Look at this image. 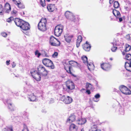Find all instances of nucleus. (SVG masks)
Wrapping results in <instances>:
<instances>
[{
  "instance_id": "f257e3e1",
  "label": "nucleus",
  "mask_w": 131,
  "mask_h": 131,
  "mask_svg": "<svg viewBox=\"0 0 131 131\" xmlns=\"http://www.w3.org/2000/svg\"><path fill=\"white\" fill-rule=\"evenodd\" d=\"M38 72L36 71L31 72L33 77L37 81L40 80L41 78V75L42 76H47L48 71L45 67L42 65L40 64L37 67Z\"/></svg>"
},
{
  "instance_id": "f03ea898",
  "label": "nucleus",
  "mask_w": 131,
  "mask_h": 131,
  "mask_svg": "<svg viewBox=\"0 0 131 131\" xmlns=\"http://www.w3.org/2000/svg\"><path fill=\"white\" fill-rule=\"evenodd\" d=\"M63 64L64 66V69L66 72L73 76L75 77L73 73L74 71L72 70V67H75L78 66V63L74 61L71 60L69 62V64L65 62Z\"/></svg>"
},
{
  "instance_id": "7ed1b4c3",
  "label": "nucleus",
  "mask_w": 131,
  "mask_h": 131,
  "mask_svg": "<svg viewBox=\"0 0 131 131\" xmlns=\"http://www.w3.org/2000/svg\"><path fill=\"white\" fill-rule=\"evenodd\" d=\"M66 88H63V90L69 93H71L75 89V84L71 80H69L65 82Z\"/></svg>"
},
{
  "instance_id": "20e7f679",
  "label": "nucleus",
  "mask_w": 131,
  "mask_h": 131,
  "mask_svg": "<svg viewBox=\"0 0 131 131\" xmlns=\"http://www.w3.org/2000/svg\"><path fill=\"white\" fill-rule=\"evenodd\" d=\"M47 20L46 18H42L39 23L38 27V29L42 31H44L47 29Z\"/></svg>"
},
{
  "instance_id": "39448f33",
  "label": "nucleus",
  "mask_w": 131,
  "mask_h": 131,
  "mask_svg": "<svg viewBox=\"0 0 131 131\" xmlns=\"http://www.w3.org/2000/svg\"><path fill=\"white\" fill-rule=\"evenodd\" d=\"M65 15L66 17L71 22H78L79 21V18L78 16L75 17L72 13L70 11H67L65 13Z\"/></svg>"
},
{
  "instance_id": "423d86ee",
  "label": "nucleus",
  "mask_w": 131,
  "mask_h": 131,
  "mask_svg": "<svg viewBox=\"0 0 131 131\" xmlns=\"http://www.w3.org/2000/svg\"><path fill=\"white\" fill-rule=\"evenodd\" d=\"M63 26L61 24L59 25L56 26L54 30V35L57 37L60 36L63 31Z\"/></svg>"
},
{
  "instance_id": "0eeeda50",
  "label": "nucleus",
  "mask_w": 131,
  "mask_h": 131,
  "mask_svg": "<svg viewBox=\"0 0 131 131\" xmlns=\"http://www.w3.org/2000/svg\"><path fill=\"white\" fill-rule=\"evenodd\" d=\"M49 43L53 46L58 47L60 46V43L58 39L55 38L53 36H51L50 38Z\"/></svg>"
},
{
  "instance_id": "6e6552de",
  "label": "nucleus",
  "mask_w": 131,
  "mask_h": 131,
  "mask_svg": "<svg viewBox=\"0 0 131 131\" xmlns=\"http://www.w3.org/2000/svg\"><path fill=\"white\" fill-rule=\"evenodd\" d=\"M42 62L43 64L48 67H50L52 69L54 68V66L52 61L47 58H45L42 60Z\"/></svg>"
},
{
  "instance_id": "1a4fd4ad",
  "label": "nucleus",
  "mask_w": 131,
  "mask_h": 131,
  "mask_svg": "<svg viewBox=\"0 0 131 131\" xmlns=\"http://www.w3.org/2000/svg\"><path fill=\"white\" fill-rule=\"evenodd\" d=\"M120 91L123 94L126 95H130L131 94V91L126 86L122 85L119 87Z\"/></svg>"
},
{
  "instance_id": "9d476101",
  "label": "nucleus",
  "mask_w": 131,
  "mask_h": 131,
  "mask_svg": "<svg viewBox=\"0 0 131 131\" xmlns=\"http://www.w3.org/2000/svg\"><path fill=\"white\" fill-rule=\"evenodd\" d=\"M60 100L61 101L66 104L71 103L73 101V99L71 97L69 96H66L65 95H63L61 97Z\"/></svg>"
},
{
  "instance_id": "9b49d317",
  "label": "nucleus",
  "mask_w": 131,
  "mask_h": 131,
  "mask_svg": "<svg viewBox=\"0 0 131 131\" xmlns=\"http://www.w3.org/2000/svg\"><path fill=\"white\" fill-rule=\"evenodd\" d=\"M101 68L104 70L108 71L111 69V66L109 63H104L101 65Z\"/></svg>"
},
{
  "instance_id": "f8f14e48",
  "label": "nucleus",
  "mask_w": 131,
  "mask_h": 131,
  "mask_svg": "<svg viewBox=\"0 0 131 131\" xmlns=\"http://www.w3.org/2000/svg\"><path fill=\"white\" fill-rule=\"evenodd\" d=\"M91 46L90 44L89 43L88 41H86L85 43L82 45L83 49L86 51L89 52L90 51Z\"/></svg>"
},
{
  "instance_id": "ddd939ff",
  "label": "nucleus",
  "mask_w": 131,
  "mask_h": 131,
  "mask_svg": "<svg viewBox=\"0 0 131 131\" xmlns=\"http://www.w3.org/2000/svg\"><path fill=\"white\" fill-rule=\"evenodd\" d=\"M20 28L24 30H27L30 29V26L29 23L24 21Z\"/></svg>"
},
{
  "instance_id": "4468645a",
  "label": "nucleus",
  "mask_w": 131,
  "mask_h": 131,
  "mask_svg": "<svg viewBox=\"0 0 131 131\" xmlns=\"http://www.w3.org/2000/svg\"><path fill=\"white\" fill-rule=\"evenodd\" d=\"M14 21L16 25L17 26L19 27H20L24 21L23 20L20 19L18 18H15L14 20Z\"/></svg>"
},
{
  "instance_id": "2eb2a0df",
  "label": "nucleus",
  "mask_w": 131,
  "mask_h": 131,
  "mask_svg": "<svg viewBox=\"0 0 131 131\" xmlns=\"http://www.w3.org/2000/svg\"><path fill=\"white\" fill-rule=\"evenodd\" d=\"M76 116L74 114H71L69 117L67 119L66 122L71 123L75 121Z\"/></svg>"
},
{
  "instance_id": "dca6fc26",
  "label": "nucleus",
  "mask_w": 131,
  "mask_h": 131,
  "mask_svg": "<svg viewBox=\"0 0 131 131\" xmlns=\"http://www.w3.org/2000/svg\"><path fill=\"white\" fill-rule=\"evenodd\" d=\"M48 10L50 12H53L56 9L55 5L54 4H49L47 7Z\"/></svg>"
},
{
  "instance_id": "f3484780",
  "label": "nucleus",
  "mask_w": 131,
  "mask_h": 131,
  "mask_svg": "<svg viewBox=\"0 0 131 131\" xmlns=\"http://www.w3.org/2000/svg\"><path fill=\"white\" fill-rule=\"evenodd\" d=\"M4 9L6 13H8L11 10V8L9 3H7L5 4L4 7Z\"/></svg>"
},
{
  "instance_id": "a211bd4d",
  "label": "nucleus",
  "mask_w": 131,
  "mask_h": 131,
  "mask_svg": "<svg viewBox=\"0 0 131 131\" xmlns=\"http://www.w3.org/2000/svg\"><path fill=\"white\" fill-rule=\"evenodd\" d=\"M78 129V127L73 123L71 124L69 127V130L70 131H77Z\"/></svg>"
},
{
  "instance_id": "6ab92c4d",
  "label": "nucleus",
  "mask_w": 131,
  "mask_h": 131,
  "mask_svg": "<svg viewBox=\"0 0 131 131\" xmlns=\"http://www.w3.org/2000/svg\"><path fill=\"white\" fill-rule=\"evenodd\" d=\"M125 69L128 71L131 72V61L129 63L126 62L125 64Z\"/></svg>"
},
{
  "instance_id": "aec40b11",
  "label": "nucleus",
  "mask_w": 131,
  "mask_h": 131,
  "mask_svg": "<svg viewBox=\"0 0 131 131\" xmlns=\"http://www.w3.org/2000/svg\"><path fill=\"white\" fill-rule=\"evenodd\" d=\"M73 37V36H70L67 34H66L64 36L65 40L68 43H69L71 41V38Z\"/></svg>"
},
{
  "instance_id": "412c9836",
  "label": "nucleus",
  "mask_w": 131,
  "mask_h": 131,
  "mask_svg": "<svg viewBox=\"0 0 131 131\" xmlns=\"http://www.w3.org/2000/svg\"><path fill=\"white\" fill-rule=\"evenodd\" d=\"M82 40V37L81 35H79L78 37V38L76 41V46L77 48L78 47L80 44Z\"/></svg>"
},
{
  "instance_id": "4be33fe9",
  "label": "nucleus",
  "mask_w": 131,
  "mask_h": 131,
  "mask_svg": "<svg viewBox=\"0 0 131 131\" xmlns=\"http://www.w3.org/2000/svg\"><path fill=\"white\" fill-rule=\"evenodd\" d=\"M113 13L114 16L116 18H118L121 17V14L119 12L115 9H114L113 11Z\"/></svg>"
},
{
  "instance_id": "5701e85b",
  "label": "nucleus",
  "mask_w": 131,
  "mask_h": 131,
  "mask_svg": "<svg viewBox=\"0 0 131 131\" xmlns=\"http://www.w3.org/2000/svg\"><path fill=\"white\" fill-rule=\"evenodd\" d=\"M131 49V46L128 44H126L125 45V49L124 51L122 52V54L123 55H124L126 54V52L129 51Z\"/></svg>"
},
{
  "instance_id": "b1692460",
  "label": "nucleus",
  "mask_w": 131,
  "mask_h": 131,
  "mask_svg": "<svg viewBox=\"0 0 131 131\" xmlns=\"http://www.w3.org/2000/svg\"><path fill=\"white\" fill-rule=\"evenodd\" d=\"M86 121V119L84 118H81L77 121L78 124L82 125L85 123Z\"/></svg>"
},
{
  "instance_id": "393cba45",
  "label": "nucleus",
  "mask_w": 131,
  "mask_h": 131,
  "mask_svg": "<svg viewBox=\"0 0 131 131\" xmlns=\"http://www.w3.org/2000/svg\"><path fill=\"white\" fill-rule=\"evenodd\" d=\"M97 126V124L93 123L92 124V126L89 131H96Z\"/></svg>"
},
{
  "instance_id": "a878e982",
  "label": "nucleus",
  "mask_w": 131,
  "mask_h": 131,
  "mask_svg": "<svg viewBox=\"0 0 131 131\" xmlns=\"http://www.w3.org/2000/svg\"><path fill=\"white\" fill-rule=\"evenodd\" d=\"M87 66L89 70L90 71L93 70L94 69V66L93 63H87Z\"/></svg>"
},
{
  "instance_id": "bb28decb",
  "label": "nucleus",
  "mask_w": 131,
  "mask_h": 131,
  "mask_svg": "<svg viewBox=\"0 0 131 131\" xmlns=\"http://www.w3.org/2000/svg\"><path fill=\"white\" fill-rule=\"evenodd\" d=\"M85 88L86 89L93 90L94 89L92 85L91 84L88 82L86 83Z\"/></svg>"
},
{
  "instance_id": "cd10ccee",
  "label": "nucleus",
  "mask_w": 131,
  "mask_h": 131,
  "mask_svg": "<svg viewBox=\"0 0 131 131\" xmlns=\"http://www.w3.org/2000/svg\"><path fill=\"white\" fill-rule=\"evenodd\" d=\"M8 108L11 111H14L15 110L14 106L12 103H9L8 104Z\"/></svg>"
},
{
  "instance_id": "c85d7f7f",
  "label": "nucleus",
  "mask_w": 131,
  "mask_h": 131,
  "mask_svg": "<svg viewBox=\"0 0 131 131\" xmlns=\"http://www.w3.org/2000/svg\"><path fill=\"white\" fill-rule=\"evenodd\" d=\"M16 5L20 8L23 9L25 8V6L21 2V1Z\"/></svg>"
},
{
  "instance_id": "c756f323",
  "label": "nucleus",
  "mask_w": 131,
  "mask_h": 131,
  "mask_svg": "<svg viewBox=\"0 0 131 131\" xmlns=\"http://www.w3.org/2000/svg\"><path fill=\"white\" fill-rule=\"evenodd\" d=\"M82 59L84 63H88L87 57L86 56H83L82 57Z\"/></svg>"
},
{
  "instance_id": "7c9ffc66",
  "label": "nucleus",
  "mask_w": 131,
  "mask_h": 131,
  "mask_svg": "<svg viewBox=\"0 0 131 131\" xmlns=\"http://www.w3.org/2000/svg\"><path fill=\"white\" fill-rule=\"evenodd\" d=\"M29 99L30 101H34L36 100V97L34 95H32L30 96Z\"/></svg>"
},
{
  "instance_id": "2f4dec72",
  "label": "nucleus",
  "mask_w": 131,
  "mask_h": 131,
  "mask_svg": "<svg viewBox=\"0 0 131 131\" xmlns=\"http://www.w3.org/2000/svg\"><path fill=\"white\" fill-rule=\"evenodd\" d=\"M3 131H13L12 127H6L3 129Z\"/></svg>"
},
{
  "instance_id": "473e14b6",
  "label": "nucleus",
  "mask_w": 131,
  "mask_h": 131,
  "mask_svg": "<svg viewBox=\"0 0 131 131\" xmlns=\"http://www.w3.org/2000/svg\"><path fill=\"white\" fill-rule=\"evenodd\" d=\"M119 4L118 1H115L114 2L113 6L114 8H118L119 7Z\"/></svg>"
},
{
  "instance_id": "72a5a7b5",
  "label": "nucleus",
  "mask_w": 131,
  "mask_h": 131,
  "mask_svg": "<svg viewBox=\"0 0 131 131\" xmlns=\"http://www.w3.org/2000/svg\"><path fill=\"white\" fill-rule=\"evenodd\" d=\"M125 59L128 60H131V54H126L125 56Z\"/></svg>"
},
{
  "instance_id": "f704fd0d",
  "label": "nucleus",
  "mask_w": 131,
  "mask_h": 131,
  "mask_svg": "<svg viewBox=\"0 0 131 131\" xmlns=\"http://www.w3.org/2000/svg\"><path fill=\"white\" fill-rule=\"evenodd\" d=\"M22 131H29L27 126L25 124H24L23 129Z\"/></svg>"
},
{
  "instance_id": "c9c22d12",
  "label": "nucleus",
  "mask_w": 131,
  "mask_h": 131,
  "mask_svg": "<svg viewBox=\"0 0 131 131\" xmlns=\"http://www.w3.org/2000/svg\"><path fill=\"white\" fill-rule=\"evenodd\" d=\"M35 53V55L37 56V57L38 58H39L41 55L40 53L39 52V51L38 50H36Z\"/></svg>"
},
{
  "instance_id": "e433bc0d",
  "label": "nucleus",
  "mask_w": 131,
  "mask_h": 131,
  "mask_svg": "<svg viewBox=\"0 0 131 131\" xmlns=\"http://www.w3.org/2000/svg\"><path fill=\"white\" fill-rule=\"evenodd\" d=\"M45 2V0H40V4L42 7H44L46 5Z\"/></svg>"
},
{
  "instance_id": "4c0bfd02",
  "label": "nucleus",
  "mask_w": 131,
  "mask_h": 131,
  "mask_svg": "<svg viewBox=\"0 0 131 131\" xmlns=\"http://www.w3.org/2000/svg\"><path fill=\"white\" fill-rule=\"evenodd\" d=\"M14 19V18L12 17H11L7 19H6V21L8 23H11V22Z\"/></svg>"
},
{
  "instance_id": "58836bf2",
  "label": "nucleus",
  "mask_w": 131,
  "mask_h": 131,
  "mask_svg": "<svg viewBox=\"0 0 131 131\" xmlns=\"http://www.w3.org/2000/svg\"><path fill=\"white\" fill-rule=\"evenodd\" d=\"M17 11L16 10L13 9L11 12V14L13 16H16L17 14Z\"/></svg>"
},
{
  "instance_id": "ea45409f",
  "label": "nucleus",
  "mask_w": 131,
  "mask_h": 131,
  "mask_svg": "<svg viewBox=\"0 0 131 131\" xmlns=\"http://www.w3.org/2000/svg\"><path fill=\"white\" fill-rule=\"evenodd\" d=\"M3 7L2 5L0 4V15H2L3 14Z\"/></svg>"
},
{
  "instance_id": "a19ab883",
  "label": "nucleus",
  "mask_w": 131,
  "mask_h": 131,
  "mask_svg": "<svg viewBox=\"0 0 131 131\" xmlns=\"http://www.w3.org/2000/svg\"><path fill=\"white\" fill-rule=\"evenodd\" d=\"M117 47L113 45V46L112 47L111 50L112 52H115L117 50Z\"/></svg>"
},
{
  "instance_id": "79ce46f5",
  "label": "nucleus",
  "mask_w": 131,
  "mask_h": 131,
  "mask_svg": "<svg viewBox=\"0 0 131 131\" xmlns=\"http://www.w3.org/2000/svg\"><path fill=\"white\" fill-rule=\"evenodd\" d=\"M58 55V52H55L52 55V57L54 58H57Z\"/></svg>"
},
{
  "instance_id": "37998d69",
  "label": "nucleus",
  "mask_w": 131,
  "mask_h": 131,
  "mask_svg": "<svg viewBox=\"0 0 131 131\" xmlns=\"http://www.w3.org/2000/svg\"><path fill=\"white\" fill-rule=\"evenodd\" d=\"M42 54L44 56L46 57H49V56L48 55L47 53L45 51L42 50Z\"/></svg>"
},
{
  "instance_id": "c03bdc74",
  "label": "nucleus",
  "mask_w": 131,
  "mask_h": 131,
  "mask_svg": "<svg viewBox=\"0 0 131 131\" xmlns=\"http://www.w3.org/2000/svg\"><path fill=\"white\" fill-rule=\"evenodd\" d=\"M1 34L2 36L4 37H6L7 36V34L5 32H2Z\"/></svg>"
},
{
  "instance_id": "a18cd8bd",
  "label": "nucleus",
  "mask_w": 131,
  "mask_h": 131,
  "mask_svg": "<svg viewBox=\"0 0 131 131\" xmlns=\"http://www.w3.org/2000/svg\"><path fill=\"white\" fill-rule=\"evenodd\" d=\"M14 3L16 5L21 0H12Z\"/></svg>"
},
{
  "instance_id": "49530a36",
  "label": "nucleus",
  "mask_w": 131,
  "mask_h": 131,
  "mask_svg": "<svg viewBox=\"0 0 131 131\" xmlns=\"http://www.w3.org/2000/svg\"><path fill=\"white\" fill-rule=\"evenodd\" d=\"M100 95L99 94H97L94 96V97L96 99L99 98L100 97Z\"/></svg>"
},
{
  "instance_id": "de8ad7c7",
  "label": "nucleus",
  "mask_w": 131,
  "mask_h": 131,
  "mask_svg": "<svg viewBox=\"0 0 131 131\" xmlns=\"http://www.w3.org/2000/svg\"><path fill=\"white\" fill-rule=\"evenodd\" d=\"M90 90L89 89H86V92L87 93V94L88 95H89L91 94V92L90 91Z\"/></svg>"
},
{
  "instance_id": "09e8293b",
  "label": "nucleus",
  "mask_w": 131,
  "mask_h": 131,
  "mask_svg": "<svg viewBox=\"0 0 131 131\" xmlns=\"http://www.w3.org/2000/svg\"><path fill=\"white\" fill-rule=\"evenodd\" d=\"M10 62V60H9L8 61L7 60L6 61V64L7 65H8L10 64L9 62Z\"/></svg>"
},
{
  "instance_id": "8fccbe9b",
  "label": "nucleus",
  "mask_w": 131,
  "mask_h": 131,
  "mask_svg": "<svg viewBox=\"0 0 131 131\" xmlns=\"http://www.w3.org/2000/svg\"><path fill=\"white\" fill-rule=\"evenodd\" d=\"M114 0H110L109 3L110 4H112L114 1Z\"/></svg>"
},
{
  "instance_id": "3c124183",
  "label": "nucleus",
  "mask_w": 131,
  "mask_h": 131,
  "mask_svg": "<svg viewBox=\"0 0 131 131\" xmlns=\"http://www.w3.org/2000/svg\"><path fill=\"white\" fill-rule=\"evenodd\" d=\"M119 22H121L123 20V19L122 17H119Z\"/></svg>"
},
{
  "instance_id": "603ef678",
  "label": "nucleus",
  "mask_w": 131,
  "mask_h": 131,
  "mask_svg": "<svg viewBox=\"0 0 131 131\" xmlns=\"http://www.w3.org/2000/svg\"><path fill=\"white\" fill-rule=\"evenodd\" d=\"M13 64H12V67L13 68H14L16 66V65L15 64H14V62H13Z\"/></svg>"
},
{
  "instance_id": "864d4df0",
  "label": "nucleus",
  "mask_w": 131,
  "mask_h": 131,
  "mask_svg": "<svg viewBox=\"0 0 131 131\" xmlns=\"http://www.w3.org/2000/svg\"><path fill=\"white\" fill-rule=\"evenodd\" d=\"M96 131H101V130L100 129H98V128H97V129L96 130Z\"/></svg>"
},
{
  "instance_id": "5fc2aeb1",
  "label": "nucleus",
  "mask_w": 131,
  "mask_h": 131,
  "mask_svg": "<svg viewBox=\"0 0 131 131\" xmlns=\"http://www.w3.org/2000/svg\"><path fill=\"white\" fill-rule=\"evenodd\" d=\"M81 131H85V130H84V129L83 128L82 129Z\"/></svg>"
},
{
  "instance_id": "6e6d98bb",
  "label": "nucleus",
  "mask_w": 131,
  "mask_h": 131,
  "mask_svg": "<svg viewBox=\"0 0 131 131\" xmlns=\"http://www.w3.org/2000/svg\"><path fill=\"white\" fill-rule=\"evenodd\" d=\"M110 59L111 60H113L112 59V58H110Z\"/></svg>"
},
{
  "instance_id": "4d7b16f0",
  "label": "nucleus",
  "mask_w": 131,
  "mask_h": 131,
  "mask_svg": "<svg viewBox=\"0 0 131 131\" xmlns=\"http://www.w3.org/2000/svg\"><path fill=\"white\" fill-rule=\"evenodd\" d=\"M111 20H112L113 19V18L112 17L111 18Z\"/></svg>"
},
{
  "instance_id": "13d9d810",
  "label": "nucleus",
  "mask_w": 131,
  "mask_h": 131,
  "mask_svg": "<svg viewBox=\"0 0 131 131\" xmlns=\"http://www.w3.org/2000/svg\"><path fill=\"white\" fill-rule=\"evenodd\" d=\"M94 102H97L98 101H95V100H94Z\"/></svg>"
},
{
  "instance_id": "bf43d9fd",
  "label": "nucleus",
  "mask_w": 131,
  "mask_h": 131,
  "mask_svg": "<svg viewBox=\"0 0 131 131\" xmlns=\"http://www.w3.org/2000/svg\"><path fill=\"white\" fill-rule=\"evenodd\" d=\"M48 2H49L50 0H46Z\"/></svg>"
}]
</instances>
